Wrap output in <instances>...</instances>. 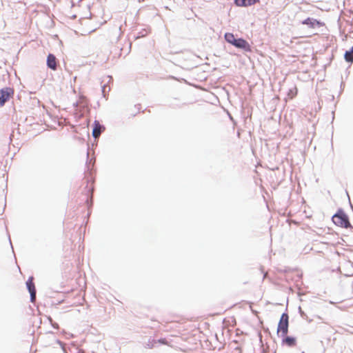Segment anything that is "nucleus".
I'll return each mask as SVG.
<instances>
[{
    "instance_id": "obj_11",
    "label": "nucleus",
    "mask_w": 353,
    "mask_h": 353,
    "mask_svg": "<svg viewBox=\"0 0 353 353\" xmlns=\"http://www.w3.org/2000/svg\"><path fill=\"white\" fill-rule=\"evenodd\" d=\"M225 39L227 42L231 43L232 45H233L236 40L234 35L232 33L229 32L225 34Z\"/></svg>"
},
{
    "instance_id": "obj_9",
    "label": "nucleus",
    "mask_w": 353,
    "mask_h": 353,
    "mask_svg": "<svg viewBox=\"0 0 353 353\" xmlns=\"http://www.w3.org/2000/svg\"><path fill=\"white\" fill-rule=\"evenodd\" d=\"M303 24L308 25L311 27H314L315 25L321 26L322 23L317 20H312L310 18L306 19L304 21H303Z\"/></svg>"
},
{
    "instance_id": "obj_15",
    "label": "nucleus",
    "mask_w": 353,
    "mask_h": 353,
    "mask_svg": "<svg viewBox=\"0 0 353 353\" xmlns=\"http://www.w3.org/2000/svg\"><path fill=\"white\" fill-rule=\"evenodd\" d=\"M158 341L161 344L168 345V341H166L165 339H161Z\"/></svg>"
},
{
    "instance_id": "obj_1",
    "label": "nucleus",
    "mask_w": 353,
    "mask_h": 353,
    "mask_svg": "<svg viewBox=\"0 0 353 353\" xmlns=\"http://www.w3.org/2000/svg\"><path fill=\"white\" fill-rule=\"evenodd\" d=\"M334 223L339 227L348 228L351 227L348 217L343 212L337 213L332 217Z\"/></svg>"
},
{
    "instance_id": "obj_8",
    "label": "nucleus",
    "mask_w": 353,
    "mask_h": 353,
    "mask_svg": "<svg viewBox=\"0 0 353 353\" xmlns=\"http://www.w3.org/2000/svg\"><path fill=\"white\" fill-rule=\"evenodd\" d=\"M101 133V125H100L99 121L94 122V126L92 131V135L94 138H97L100 136Z\"/></svg>"
},
{
    "instance_id": "obj_12",
    "label": "nucleus",
    "mask_w": 353,
    "mask_h": 353,
    "mask_svg": "<svg viewBox=\"0 0 353 353\" xmlns=\"http://www.w3.org/2000/svg\"><path fill=\"white\" fill-rule=\"evenodd\" d=\"M345 59L348 62L353 61V47L351 48L350 50L345 52Z\"/></svg>"
},
{
    "instance_id": "obj_13",
    "label": "nucleus",
    "mask_w": 353,
    "mask_h": 353,
    "mask_svg": "<svg viewBox=\"0 0 353 353\" xmlns=\"http://www.w3.org/2000/svg\"><path fill=\"white\" fill-rule=\"evenodd\" d=\"M297 93H298V90L296 88H294L293 89H290L288 93V97L290 99H292L293 98H294L296 95H297Z\"/></svg>"
},
{
    "instance_id": "obj_4",
    "label": "nucleus",
    "mask_w": 353,
    "mask_h": 353,
    "mask_svg": "<svg viewBox=\"0 0 353 353\" xmlns=\"http://www.w3.org/2000/svg\"><path fill=\"white\" fill-rule=\"evenodd\" d=\"M233 46L238 48L243 49L247 52L251 51L250 46L247 41L243 39H236Z\"/></svg>"
},
{
    "instance_id": "obj_7",
    "label": "nucleus",
    "mask_w": 353,
    "mask_h": 353,
    "mask_svg": "<svg viewBox=\"0 0 353 353\" xmlns=\"http://www.w3.org/2000/svg\"><path fill=\"white\" fill-rule=\"evenodd\" d=\"M259 0H235V4L237 6H250L256 3L259 2Z\"/></svg>"
},
{
    "instance_id": "obj_3",
    "label": "nucleus",
    "mask_w": 353,
    "mask_h": 353,
    "mask_svg": "<svg viewBox=\"0 0 353 353\" xmlns=\"http://www.w3.org/2000/svg\"><path fill=\"white\" fill-rule=\"evenodd\" d=\"M14 89L6 87L0 90V107H2L14 95Z\"/></svg>"
},
{
    "instance_id": "obj_10",
    "label": "nucleus",
    "mask_w": 353,
    "mask_h": 353,
    "mask_svg": "<svg viewBox=\"0 0 353 353\" xmlns=\"http://www.w3.org/2000/svg\"><path fill=\"white\" fill-rule=\"evenodd\" d=\"M283 342L288 346H294L296 345V339L291 336L285 337Z\"/></svg>"
},
{
    "instance_id": "obj_2",
    "label": "nucleus",
    "mask_w": 353,
    "mask_h": 353,
    "mask_svg": "<svg viewBox=\"0 0 353 353\" xmlns=\"http://www.w3.org/2000/svg\"><path fill=\"white\" fill-rule=\"evenodd\" d=\"M288 325H289V316L288 314L286 313H283L281 315V317L280 319L278 328H277V332L281 333L282 336H286L288 332Z\"/></svg>"
},
{
    "instance_id": "obj_14",
    "label": "nucleus",
    "mask_w": 353,
    "mask_h": 353,
    "mask_svg": "<svg viewBox=\"0 0 353 353\" xmlns=\"http://www.w3.org/2000/svg\"><path fill=\"white\" fill-rule=\"evenodd\" d=\"M230 353H242V350L240 347H236L230 352Z\"/></svg>"
},
{
    "instance_id": "obj_5",
    "label": "nucleus",
    "mask_w": 353,
    "mask_h": 353,
    "mask_svg": "<svg viewBox=\"0 0 353 353\" xmlns=\"http://www.w3.org/2000/svg\"><path fill=\"white\" fill-rule=\"evenodd\" d=\"M26 285H27V288L30 293L31 301H32V302H33L34 301L35 296H36V289H35L34 284L33 283L32 277H30L28 279V281L26 282Z\"/></svg>"
},
{
    "instance_id": "obj_6",
    "label": "nucleus",
    "mask_w": 353,
    "mask_h": 353,
    "mask_svg": "<svg viewBox=\"0 0 353 353\" xmlns=\"http://www.w3.org/2000/svg\"><path fill=\"white\" fill-rule=\"evenodd\" d=\"M47 65L52 70H56L57 68V61L56 57L52 54H49L47 57Z\"/></svg>"
}]
</instances>
